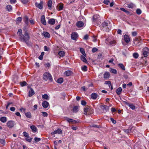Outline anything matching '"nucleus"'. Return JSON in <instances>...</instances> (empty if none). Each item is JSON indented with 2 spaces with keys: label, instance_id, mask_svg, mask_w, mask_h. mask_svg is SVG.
Listing matches in <instances>:
<instances>
[{
  "label": "nucleus",
  "instance_id": "63",
  "mask_svg": "<svg viewBox=\"0 0 149 149\" xmlns=\"http://www.w3.org/2000/svg\"><path fill=\"white\" fill-rule=\"evenodd\" d=\"M17 0H10V1L11 3H14Z\"/></svg>",
  "mask_w": 149,
  "mask_h": 149
},
{
  "label": "nucleus",
  "instance_id": "45",
  "mask_svg": "<svg viewBox=\"0 0 149 149\" xmlns=\"http://www.w3.org/2000/svg\"><path fill=\"white\" fill-rule=\"evenodd\" d=\"M87 67L86 66H84L81 67V70L84 71H86L87 70Z\"/></svg>",
  "mask_w": 149,
  "mask_h": 149
},
{
  "label": "nucleus",
  "instance_id": "54",
  "mask_svg": "<svg viewBox=\"0 0 149 149\" xmlns=\"http://www.w3.org/2000/svg\"><path fill=\"white\" fill-rule=\"evenodd\" d=\"M109 2V0H104V3L108 5Z\"/></svg>",
  "mask_w": 149,
  "mask_h": 149
},
{
  "label": "nucleus",
  "instance_id": "1",
  "mask_svg": "<svg viewBox=\"0 0 149 149\" xmlns=\"http://www.w3.org/2000/svg\"><path fill=\"white\" fill-rule=\"evenodd\" d=\"M22 30L21 29H19L17 32V34L19 35V40L22 42H25L28 45H29L28 40L30 39L29 35L27 31H25L24 35L22 34Z\"/></svg>",
  "mask_w": 149,
  "mask_h": 149
},
{
  "label": "nucleus",
  "instance_id": "31",
  "mask_svg": "<svg viewBox=\"0 0 149 149\" xmlns=\"http://www.w3.org/2000/svg\"><path fill=\"white\" fill-rule=\"evenodd\" d=\"M78 111V107L77 106L74 107L72 111L76 113Z\"/></svg>",
  "mask_w": 149,
  "mask_h": 149
},
{
  "label": "nucleus",
  "instance_id": "23",
  "mask_svg": "<svg viewBox=\"0 0 149 149\" xmlns=\"http://www.w3.org/2000/svg\"><path fill=\"white\" fill-rule=\"evenodd\" d=\"M31 129L33 132H35L37 131V128L34 125H32L30 127Z\"/></svg>",
  "mask_w": 149,
  "mask_h": 149
},
{
  "label": "nucleus",
  "instance_id": "8",
  "mask_svg": "<svg viewBox=\"0 0 149 149\" xmlns=\"http://www.w3.org/2000/svg\"><path fill=\"white\" fill-rule=\"evenodd\" d=\"M78 37V34L76 32H73L71 34V39L74 40H76Z\"/></svg>",
  "mask_w": 149,
  "mask_h": 149
},
{
  "label": "nucleus",
  "instance_id": "29",
  "mask_svg": "<svg viewBox=\"0 0 149 149\" xmlns=\"http://www.w3.org/2000/svg\"><path fill=\"white\" fill-rule=\"evenodd\" d=\"M127 7L130 8H133L134 7V4L131 3H128L127 4Z\"/></svg>",
  "mask_w": 149,
  "mask_h": 149
},
{
  "label": "nucleus",
  "instance_id": "34",
  "mask_svg": "<svg viewBox=\"0 0 149 149\" xmlns=\"http://www.w3.org/2000/svg\"><path fill=\"white\" fill-rule=\"evenodd\" d=\"M118 66L122 69V70H125V68L123 64L122 63H119L118 64Z\"/></svg>",
  "mask_w": 149,
  "mask_h": 149
},
{
  "label": "nucleus",
  "instance_id": "33",
  "mask_svg": "<svg viewBox=\"0 0 149 149\" xmlns=\"http://www.w3.org/2000/svg\"><path fill=\"white\" fill-rule=\"evenodd\" d=\"M71 74L72 72L70 71H67L65 73V74L67 76H69L71 75Z\"/></svg>",
  "mask_w": 149,
  "mask_h": 149
},
{
  "label": "nucleus",
  "instance_id": "6",
  "mask_svg": "<svg viewBox=\"0 0 149 149\" xmlns=\"http://www.w3.org/2000/svg\"><path fill=\"white\" fill-rule=\"evenodd\" d=\"M90 108L88 106L85 107L84 110V113L85 115H89L90 114Z\"/></svg>",
  "mask_w": 149,
  "mask_h": 149
},
{
  "label": "nucleus",
  "instance_id": "28",
  "mask_svg": "<svg viewBox=\"0 0 149 149\" xmlns=\"http://www.w3.org/2000/svg\"><path fill=\"white\" fill-rule=\"evenodd\" d=\"M12 7L10 5H8L6 6V8L8 11L10 12L12 10Z\"/></svg>",
  "mask_w": 149,
  "mask_h": 149
},
{
  "label": "nucleus",
  "instance_id": "48",
  "mask_svg": "<svg viewBox=\"0 0 149 149\" xmlns=\"http://www.w3.org/2000/svg\"><path fill=\"white\" fill-rule=\"evenodd\" d=\"M63 6L62 5H60L58 7V10L59 11L63 9Z\"/></svg>",
  "mask_w": 149,
  "mask_h": 149
},
{
  "label": "nucleus",
  "instance_id": "5",
  "mask_svg": "<svg viewBox=\"0 0 149 149\" xmlns=\"http://www.w3.org/2000/svg\"><path fill=\"white\" fill-rule=\"evenodd\" d=\"M149 52V49L146 47H144L143 49V54L145 57L148 56V53Z\"/></svg>",
  "mask_w": 149,
  "mask_h": 149
},
{
  "label": "nucleus",
  "instance_id": "13",
  "mask_svg": "<svg viewBox=\"0 0 149 149\" xmlns=\"http://www.w3.org/2000/svg\"><path fill=\"white\" fill-rule=\"evenodd\" d=\"M62 133V131L59 128H58L56 130H55L54 132H52L51 133L52 134H61Z\"/></svg>",
  "mask_w": 149,
  "mask_h": 149
},
{
  "label": "nucleus",
  "instance_id": "49",
  "mask_svg": "<svg viewBox=\"0 0 149 149\" xmlns=\"http://www.w3.org/2000/svg\"><path fill=\"white\" fill-rule=\"evenodd\" d=\"M20 84L22 86H23L26 85V83L25 81H23L20 82Z\"/></svg>",
  "mask_w": 149,
  "mask_h": 149
},
{
  "label": "nucleus",
  "instance_id": "24",
  "mask_svg": "<svg viewBox=\"0 0 149 149\" xmlns=\"http://www.w3.org/2000/svg\"><path fill=\"white\" fill-rule=\"evenodd\" d=\"M97 97V93H92L91 95V97L92 99H96Z\"/></svg>",
  "mask_w": 149,
  "mask_h": 149
},
{
  "label": "nucleus",
  "instance_id": "58",
  "mask_svg": "<svg viewBox=\"0 0 149 149\" xmlns=\"http://www.w3.org/2000/svg\"><path fill=\"white\" fill-rule=\"evenodd\" d=\"M32 139L31 138H26L25 139L27 141L29 142H31L32 140Z\"/></svg>",
  "mask_w": 149,
  "mask_h": 149
},
{
  "label": "nucleus",
  "instance_id": "57",
  "mask_svg": "<svg viewBox=\"0 0 149 149\" xmlns=\"http://www.w3.org/2000/svg\"><path fill=\"white\" fill-rule=\"evenodd\" d=\"M110 120L114 124H115L116 123V120H115L113 118H110Z\"/></svg>",
  "mask_w": 149,
  "mask_h": 149
},
{
  "label": "nucleus",
  "instance_id": "47",
  "mask_svg": "<svg viewBox=\"0 0 149 149\" xmlns=\"http://www.w3.org/2000/svg\"><path fill=\"white\" fill-rule=\"evenodd\" d=\"M110 72L114 74H116L117 73L116 70L114 69H111L110 70Z\"/></svg>",
  "mask_w": 149,
  "mask_h": 149
},
{
  "label": "nucleus",
  "instance_id": "61",
  "mask_svg": "<svg viewBox=\"0 0 149 149\" xmlns=\"http://www.w3.org/2000/svg\"><path fill=\"white\" fill-rule=\"evenodd\" d=\"M86 102L84 100H82L81 101V104L83 105H86Z\"/></svg>",
  "mask_w": 149,
  "mask_h": 149
},
{
  "label": "nucleus",
  "instance_id": "20",
  "mask_svg": "<svg viewBox=\"0 0 149 149\" xmlns=\"http://www.w3.org/2000/svg\"><path fill=\"white\" fill-rule=\"evenodd\" d=\"M110 76V74L109 72H105L104 74V78L105 79L109 78Z\"/></svg>",
  "mask_w": 149,
  "mask_h": 149
},
{
  "label": "nucleus",
  "instance_id": "52",
  "mask_svg": "<svg viewBox=\"0 0 149 149\" xmlns=\"http://www.w3.org/2000/svg\"><path fill=\"white\" fill-rule=\"evenodd\" d=\"M98 50V49L95 47L93 48L92 49V51L93 53H94Z\"/></svg>",
  "mask_w": 149,
  "mask_h": 149
},
{
  "label": "nucleus",
  "instance_id": "26",
  "mask_svg": "<svg viewBox=\"0 0 149 149\" xmlns=\"http://www.w3.org/2000/svg\"><path fill=\"white\" fill-rule=\"evenodd\" d=\"M85 56H84L83 55H81V60L83 62L85 63H87V60L85 57Z\"/></svg>",
  "mask_w": 149,
  "mask_h": 149
},
{
  "label": "nucleus",
  "instance_id": "40",
  "mask_svg": "<svg viewBox=\"0 0 149 149\" xmlns=\"http://www.w3.org/2000/svg\"><path fill=\"white\" fill-rule=\"evenodd\" d=\"M136 13L138 15H140L142 13V11L141 9L138 8L136 10Z\"/></svg>",
  "mask_w": 149,
  "mask_h": 149
},
{
  "label": "nucleus",
  "instance_id": "11",
  "mask_svg": "<svg viewBox=\"0 0 149 149\" xmlns=\"http://www.w3.org/2000/svg\"><path fill=\"white\" fill-rule=\"evenodd\" d=\"M41 22L44 25L46 24V22L45 20V16L44 15H42L41 17Z\"/></svg>",
  "mask_w": 149,
  "mask_h": 149
},
{
  "label": "nucleus",
  "instance_id": "50",
  "mask_svg": "<svg viewBox=\"0 0 149 149\" xmlns=\"http://www.w3.org/2000/svg\"><path fill=\"white\" fill-rule=\"evenodd\" d=\"M42 115L44 117H47L48 116V114L47 112H42Z\"/></svg>",
  "mask_w": 149,
  "mask_h": 149
},
{
  "label": "nucleus",
  "instance_id": "21",
  "mask_svg": "<svg viewBox=\"0 0 149 149\" xmlns=\"http://www.w3.org/2000/svg\"><path fill=\"white\" fill-rule=\"evenodd\" d=\"M52 1L51 0H49L47 3V6L49 7V8L50 9H51L52 7Z\"/></svg>",
  "mask_w": 149,
  "mask_h": 149
},
{
  "label": "nucleus",
  "instance_id": "37",
  "mask_svg": "<svg viewBox=\"0 0 149 149\" xmlns=\"http://www.w3.org/2000/svg\"><path fill=\"white\" fill-rule=\"evenodd\" d=\"M44 54V52H42L41 54V55L39 56L38 58L40 60H42L43 59V56Z\"/></svg>",
  "mask_w": 149,
  "mask_h": 149
},
{
  "label": "nucleus",
  "instance_id": "7",
  "mask_svg": "<svg viewBox=\"0 0 149 149\" xmlns=\"http://www.w3.org/2000/svg\"><path fill=\"white\" fill-rule=\"evenodd\" d=\"M100 19L99 15L97 14L94 15L93 17V21L94 22H97Z\"/></svg>",
  "mask_w": 149,
  "mask_h": 149
},
{
  "label": "nucleus",
  "instance_id": "51",
  "mask_svg": "<svg viewBox=\"0 0 149 149\" xmlns=\"http://www.w3.org/2000/svg\"><path fill=\"white\" fill-rule=\"evenodd\" d=\"M23 135L26 137L29 138V136L28 134L26 132H23Z\"/></svg>",
  "mask_w": 149,
  "mask_h": 149
},
{
  "label": "nucleus",
  "instance_id": "60",
  "mask_svg": "<svg viewBox=\"0 0 149 149\" xmlns=\"http://www.w3.org/2000/svg\"><path fill=\"white\" fill-rule=\"evenodd\" d=\"M137 34V33L136 31H134L132 32V35L133 36H136Z\"/></svg>",
  "mask_w": 149,
  "mask_h": 149
},
{
  "label": "nucleus",
  "instance_id": "59",
  "mask_svg": "<svg viewBox=\"0 0 149 149\" xmlns=\"http://www.w3.org/2000/svg\"><path fill=\"white\" fill-rule=\"evenodd\" d=\"M28 0H22V2L24 4L27 3L28 2Z\"/></svg>",
  "mask_w": 149,
  "mask_h": 149
},
{
  "label": "nucleus",
  "instance_id": "9",
  "mask_svg": "<svg viewBox=\"0 0 149 149\" xmlns=\"http://www.w3.org/2000/svg\"><path fill=\"white\" fill-rule=\"evenodd\" d=\"M35 94V92L34 90L32 88H30L28 91V96L31 97Z\"/></svg>",
  "mask_w": 149,
  "mask_h": 149
},
{
  "label": "nucleus",
  "instance_id": "46",
  "mask_svg": "<svg viewBox=\"0 0 149 149\" xmlns=\"http://www.w3.org/2000/svg\"><path fill=\"white\" fill-rule=\"evenodd\" d=\"M129 106L132 110H134L135 109V106L132 104H130Z\"/></svg>",
  "mask_w": 149,
  "mask_h": 149
},
{
  "label": "nucleus",
  "instance_id": "32",
  "mask_svg": "<svg viewBox=\"0 0 149 149\" xmlns=\"http://www.w3.org/2000/svg\"><path fill=\"white\" fill-rule=\"evenodd\" d=\"M25 115L28 118H31V115L30 112H27L25 113Z\"/></svg>",
  "mask_w": 149,
  "mask_h": 149
},
{
  "label": "nucleus",
  "instance_id": "55",
  "mask_svg": "<svg viewBox=\"0 0 149 149\" xmlns=\"http://www.w3.org/2000/svg\"><path fill=\"white\" fill-rule=\"evenodd\" d=\"M91 127H97L98 128H100V126H98L95 125H93L91 126Z\"/></svg>",
  "mask_w": 149,
  "mask_h": 149
},
{
  "label": "nucleus",
  "instance_id": "25",
  "mask_svg": "<svg viewBox=\"0 0 149 149\" xmlns=\"http://www.w3.org/2000/svg\"><path fill=\"white\" fill-rule=\"evenodd\" d=\"M24 21L25 23L26 24L28 25L29 23V18L26 16H25L24 18Z\"/></svg>",
  "mask_w": 149,
  "mask_h": 149
},
{
  "label": "nucleus",
  "instance_id": "35",
  "mask_svg": "<svg viewBox=\"0 0 149 149\" xmlns=\"http://www.w3.org/2000/svg\"><path fill=\"white\" fill-rule=\"evenodd\" d=\"M116 41L114 40L111 41L109 42V45H110L112 46H114L115 45L116 43Z\"/></svg>",
  "mask_w": 149,
  "mask_h": 149
},
{
  "label": "nucleus",
  "instance_id": "16",
  "mask_svg": "<svg viewBox=\"0 0 149 149\" xmlns=\"http://www.w3.org/2000/svg\"><path fill=\"white\" fill-rule=\"evenodd\" d=\"M49 105V103L46 101H43L42 103V106L45 108H47Z\"/></svg>",
  "mask_w": 149,
  "mask_h": 149
},
{
  "label": "nucleus",
  "instance_id": "12",
  "mask_svg": "<svg viewBox=\"0 0 149 149\" xmlns=\"http://www.w3.org/2000/svg\"><path fill=\"white\" fill-rule=\"evenodd\" d=\"M76 26L79 28L82 27L84 26V23L81 21H78L76 23Z\"/></svg>",
  "mask_w": 149,
  "mask_h": 149
},
{
  "label": "nucleus",
  "instance_id": "64",
  "mask_svg": "<svg viewBox=\"0 0 149 149\" xmlns=\"http://www.w3.org/2000/svg\"><path fill=\"white\" fill-rule=\"evenodd\" d=\"M30 23L32 24H34V21L33 20L31 19L30 20Z\"/></svg>",
  "mask_w": 149,
  "mask_h": 149
},
{
  "label": "nucleus",
  "instance_id": "56",
  "mask_svg": "<svg viewBox=\"0 0 149 149\" xmlns=\"http://www.w3.org/2000/svg\"><path fill=\"white\" fill-rule=\"evenodd\" d=\"M44 50L45 51H48L49 50V48L47 47L46 46H45L44 47Z\"/></svg>",
  "mask_w": 149,
  "mask_h": 149
},
{
  "label": "nucleus",
  "instance_id": "41",
  "mask_svg": "<svg viewBox=\"0 0 149 149\" xmlns=\"http://www.w3.org/2000/svg\"><path fill=\"white\" fill-rule=\"evenodd\" d=\"M104 84L108 85L109 87H110L111 85V82L110 81H105Z\"/></svg>",
  "mask_w": 149,
  "mask_h": 149
},
{
  "label": "nucleus",
  "instance_id": "3",
  "mask_svg": "<svg viewBox=\"0 0 149 149\" xmlns=\"http://www.w3.org/2000/svg\"><path fill=\"white\" fill-rule=\"evenodd\" d=\"M102 26L103 27L102 29L104 30L109 31L110 29V27H108V23L105 22H104L102 23Z\"/></svg>",
  "mask_w": 149,
  "mask_h": 149
},
{
  "label": "nucleus",
  "instance_id": "19",
  "mask_svg": "<svg viewBox=\"0 0 149 149\" xmlns=\"http://www.w3.org/2000/svg\"><path fill=\"white\" fill-rule=\"evenodd\" d=\"M7 118L6 117H2L0 118V121L2 123H5L6 122Z\"/></svg>",
  "mask_w": 149,
  "mask_h": 149
},
{
  "label": "nucleus",
  "instance_id": "14",
  "mask_svg": "<svg viewBox=\"0 0 149 149\" xmlns=\"http://www.w3.org/2000/svg\"><path fill=\"white\" fill-rule=\"evenodd\" d=\"M42 4V2L40 1L39 3H36L35 6L39 9H42L43 8Z\"/></svg>",
  "mask_w": 149,
  "mask_h": 149
},
{
  "label": "nucleus",
  "instance_id": "39",
  "mask_svg": "<svg viewBox=\"0 0 149 149\" xmlns=\"http://www.w3.org/2000/svg\"><path fill=\"white\" fill-rule=\"evenodd\" d=\"M49 96L47 94H45L42 95V98L43 99L47 100Z\"/></svg>",
  "mask_w": 149,
  "mask_h": 149
},
{
  "label": "nucleus",
  "instance_id": "10",
  "mask_svg": "<svg viewBox=\"0 0 149 149\" xmlns=\"http://www.w3.org/2000/svg\"><path fill=\"white\" fill-rule=\"evenodd\" d=\"M102 109L104 112H107L109 109V107L108 106L103 104L101 106Z\"/></svg>",
  "mask_w": 149,
  "mask_h": 149
},
{
  "label": "nucleus",
  "instance_id": "42",
  "mask_svg": "<svg viewBox=\"0 0 149 149\" xmlns=\"http://www.w3.org/2000/svg\"><path fill=\"white\" fill-rule=\"evenodd\" d=\"M133 56L135 58H137L139 56V54L137 53H134L133 54Z\"/></svg>",
  "mask_w": 149,
  "mask_h": 149
},
{
  "label": "nucleus",
  "instance_id": "27",
  "mask_svg": "<svg viewBox=\"0 0 149 149\" xmlns=\"http://www.w3.org/2000/svg\"><path fill=\"white\" fill-rule=\"evenodd\" d=\"M80 50L83 55L86 57V54L85 52L84 49L83 48H80Z\"/></svg>",
  "mask_w": 149,
  "mask_h": 149
},
{
  "label": "nucleus",
  "instance_id": "18",
  "mask_svg": "<svg viewBox=\"0 0 149 149\" xmlns=\"http://www.w3.org/2000/svg\"><path fill=\"white\" fill-rule=\"evenodd\" d=\"M65 119L69 123L77 122V121L75 120L70 118L67 117H65Z\"/></svg>",
  "mask_w": 149,
  "mask_h": 149
},
{
  "label": "nucleus",
  "instance_id": "4",
  "mask_svg": "<svg viewBox=\"0 0 149 149\" xmlns=\"http://www.w3.org/2000/svg\"><path fill=\"white\" fill-rule=\"evenodd\" d=\"M15 124V122L13 120L9 121L6 123L7 126L9 128L13 127Z\"/></svg>",
  "mask_w": 149,
  "mask_h": 149
},
{
  "label": "nucleus",
  "instance_id": "22",
  "mask_svg": "<svg viewBox=\"0 0 149 149\" xmlns=\"http://www.w3.org/2000/svg\"><path fill=\"white\" fill-rule=\"evenodd\" d=\"M122 89L121 87H119L117 88L116 90V93L118 95H120L121 94V92L122 91Z\"/></svg>",
  "mask_w": 149,
  "mask_h": 149
},
{
  "label": "nucleus",
  "instance_id": "15",
  "mask_svg": "<svg viewBox=\"0 0 149 149\" xmlns=\"http://www.w3.org/2000/svg\"><path fill=\"white\" fill-rule=\"evenodd\" d=\"M124 38L125 41L126 42L128 43L129 42L130 38L128 36L125 34L124 36Z\"/></svg>",
  "mask_w": 149,
  "mask_h": 149
},
{
  "label": "nucleus",
  "instance_id": "30",
  "mask_svg": "<svg viewBox=\"0 0 149 149\" xmlns=\"http://www.w3.org/2000/svg\"><path fill=\"white\" fill-rule=\"evenodd\" d=\"M58 54L61 56H63L65 55V53L63 51H60L58 53Z\"/></svg>",
  "mask_w": 149,
  "mask_h": 149
},
{
  "label": "nucleus",
  "instance_id": "53",
  "mask_svg": "<svg viewBox=\"0 0 149 149\" xmlns=\"http://www.w3.org/2000/svg\"><path fill=\"white\" fill-rule=\"evenodd\" d=\"M34 140L35 141L38 142L40 141L41 140V139L40 138L35 137L34 138Z\"/></svg>",
  "mask_w": 149,
  "mask_h": 149
},
{
  "label": "nucleus",
  "instance_id": "36",
  "mask_svg": "<svg viewBox=\"0 0 149 149\" xmlns=\"http://www.w3.org/2000/svg\"><path fill=\"white\" fill-rule=\"evenodd\" d=\"M132 128L129 127L128 129H126L124 130V132L127 133H129L131 132Z\"/></svg>",
  "mask_w": 149,
  "mask_h": 149
},
{
  "label": "nucleus",
  "instance_id": "62",
  "mask_svg": "<svg viewBox=\"0 0 149 149\" xmlns=\"http://www.w3.org/2000/svg\"><path fill=\"white\" fill-rule=\"evenodd\" d=\"M17 21L18 22H20L22 20V18L21 17H18L17 18Z\"/></svg>",
  "mask_w": 149,
  "mask_h": 149
},
{
  "label": "nucleus",
  "instance_id": "2",
  "mask_svg": "<svg viewBox=\"0 0 149 149\" xmlns=\"http://www.w3.org/2000/svg\"><path fill=\"white\" fill-rule=\"evenodd\" d=\"M43 77L45 81H47L49 79L50 81H52V80L51 74L50 73L48 72L45 73L43 74Z\"/></svg>",
  "mask_w": 149,
  "mask_h": 149
},
{
  "label": "nucleus",
  "instance_id": "38",
  "mask_svg": "<svg viewBox=\"0 0 149 149\" xmlns=\"http://www.w3.org/2000/svg\"><path fill=\"white\" fill-rule=\"evenodd\" d=\"M44 36L45 37L49 38L50 36V35L48 33L46 32L44 33Z\"/></svg>",
  "mask_w": 149,
  "mask_h": 149
},
{
  "label": "nucleus",
  "instance_id": "43",
  "mask_svg": "<svg viewBox=\"0 0 149 149\" xmlns=\"http://www.w3.org/2000/svg\"><path fill=\"white\" fill-rule=\"evenodd\" d=\"M0 143L3 145H4L6 143L4 139H0Z\"/></svg>",
  "mask_w": 149,
  "mask_h": 149
},
{
  "label": "nucleus",
  "instance_id": "44",
  "mask_svg": "<svg viewBox=\"0 0 149 149\" xmlns=\"http://www.w3.org/2000/svg\"><path fill=\"white\" fill-rule=\"evenodd\" d=\"M63 81V78H60L58 79L57 82L58 83L61 84Z\"/></svg>",
  "mask_w": 149,
  "mask_h": 149
},
{
  "label": "nucleus",
  "instance_id": "17",
  "mask_svg": "<svg viewBox=\"0 0 149 149\" xmlns=\"http://www.w3.org/2000/svg\"><path fill=\"white\" fill-rule=\"evenodd\" d=\"M55 19L53 18L49 19L48 21V23L51 25H54L55 24Z\"/></svg>",
  "mask_w": 149,
  "mask_h": 149
}]
</instances>
